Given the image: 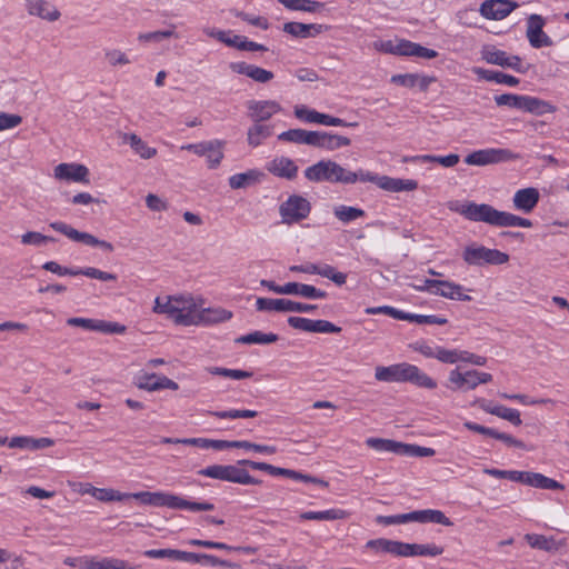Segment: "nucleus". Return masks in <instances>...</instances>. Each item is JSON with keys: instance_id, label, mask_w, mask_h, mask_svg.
<instances>
[{"instance_id": "48", "label": "nucleus", "mask_w": 569, "mask_h": 569, "mask_svg": "<svg viewBox=\"0 0 569 569\" xmlns=\"http://www.w3.org/2000/svg\"><path fill=\"white\" fill-rule=\"evenodd\" d=\"M226 142L222 140H211V150L206 153L208 166L210 169L217 168L223 159V147Z\"/></svg>"}, {"instance_id": "31", "label": "nucleus", "mask_w": 569, "mask_h": 569, "mask_svg": "<svg viewBox=\"0 0 569 569\" xmlns=\"http://www.w3.org/2000/svg\"><path fill=\"white\" fill-rule=\"evenodd\" d=\"M366 548L376 552H386L393 556L402 557L403 542L389 540L386 538H378L369 540L366 543Z\"/></svg>"}, {"instance_id": "10", "label": "nucleus", "mask_w": 569, "mask_h": 569, "mask_svg": "<svg viewBox=\"0 0 569 569\" xmlns=\"http://www.w3.org/2000/svg\"><path fill=\"white\" fill-rule=\"evenodd\" d=\"M258 311L277 312H312L317 309L316 305L297 302L289 299L258 298L256 300Z\"/></svg>"}, {"instance_id": "26", "label": "nucleus", "mask_w": 569, "mask_h": 569, "mask_svg": "<svg viewBox=\"0 0 569 569\" xmlns=\"http://www.w3.org/2000/svg\"><path fill=\"white\" fill-rule=\"evenodd\" d=\"M351 140L348 137L333 134L326 131H318L316 137V148L333 151L342 147L350 146Z\"/></svg>"}, {"instance_id": "44", "label": "nucleus", "mask_w": 569, "mask_h": 569, "mask_svg": "<svg viewBox=\"0 0 569 569\" xmlns=\"http://www.w3.org/2000/svg\"><path fill=\"white\" fill-rule=\"evenodd\" d=\"M88 569H133V567L117 558H89Z\"/></svg>"}, {"instance_id": "45", "label": "nucleus", "mask_w": 569, "mask_h": 569, "mask_svg": "<svg viewBox=\"0 0 569 569\" xmlns=\"http://www.w3.org/2000/svg\"><path fill=\"white\" fill-rule=\"evenodd\" d=\"M272 134V128L268 124L256 122L248 130V143L252 147H258L263 139Z\"/></svg>"}, {"instance_id": "18", "label": "nucleus", "mask_w": 569, "mask_h": 569, "mask_svg": "<svg viewBox=\"0 0 569 569\" xmlns=\"http://www.w3.org/2000/svg\"><path fill=\"white\" fill-rule=\"evenodd\" d=\"M89 170L79 163H60L54 168V178L74 182H89Z\"/></svg>"}, {"instance_id": "35", "label": "nucleus", "mask_w": 569, "mask_h": 569, "mask_svg": "<svg viewBox=\"0 0 569 569\" xmlns=\"http://www.w3.org/2000/svg\"><path fill=\"white\" fill-rule=\"evenodd\" d=\"M525 485L548 490H563L565 486L555 479L548 478L542 473L528 471Z\"/></svg>"}, {"instance_id": "30", "label": "nucleus", "mask_w": 569, "mask_h": 569, "mask_svg": "<svg viewBox=\"0 0 569 569\" xmlns=\"http://www.w3.org/2000/svg\"><path fill=\"white\" fill-rule=\"evenodd\" d=\"M317 132L318 131H308L305 129H290L280 133L278 139L287 142L315 147Z\"/></svg>"}, {"instance_id": "14", "label": "nucleus", "mask_w": 569, "mask_h": 569, "mask_svg": "<svg viewBox=\"0 0 569 569\" xmlns=\"http://www.w3.org/2000/svg\"><path fill=\"white\" fill-rule=\"evenodd\" d=\"M518 7L519 3L513 0H485L479 12L487 20H502Z\"/></svg>"}, {"instance_id": "40", "label": "nucleus", "mask_w": 569, "mask_h": 569, "mask_svg": "<svg viewBox=\"0 0 569 569\" xmlns=\"http://www.w3.org/2000/svg\"><path fill=\"white\" fill-rule=\"evenodd\" d=\"M278 340H279V336L276 333H272V332L263 333L261 331H253L248 335H243V336L236 338L234 342L241 343V345H252V343L270 345Z\"/></svg>"}, {"instance_id": "53", "label": "nucleus", "mask_w": 569, "mask_h": 569, "mask_svg": "<svg viewBox=\"0 0 569 569\" xmlns=\"http://www.w3.org/2000/svg\"><path fill=\"white\" fill-rule=\"evenodd\" d=\"M525 96L515 93H503L495 97V102L499 107H509L521 110Z\"/></svg>"}, {"instance_id": "36", "label": "nucleus", "mask_w": 569, "mask_h": 569, "mask_svg": "<svg viewBox=\"0 0 569 569\" xmlns=\"http://www.w3.org/2000/svg\"><path fill=\"white\" fill-rule=\"evenodd\" d=\"M240 465H226V481L239 485H260L261 480L253 478Z\"/></svg>"}, {"instance_id": "41", "label": "nucleus", "mask_w": 569, "mask_h": 569, "mask_svg": "<svg viewBox=\"0 0 569 569\" xmlns=\"http://www.w3.org/2000/svg\"><path fill=\"white\" fill-rule=\"evenodd\" d=\"M262 173L257 170H249L247 172L236 173L229 178V186L231 189H241L249 187L260 180Z\"/></svg>"}, {"instance_id": "19", "label": "nucleus", "mask_w": 569, "mask_h": 569, "mask_svg": "<svg viewBox=\"0 0 569 569\" xmlns=\"http://www.w3.org/2000/svg\"><path fill=\"white\" fill-rule=\"evenodd\" d=\"M229 68L232 72L238 74H244L259 83H267L273 79V73L256 64H249L247 62H231Z\"/></svg>"}, {"instance_id": "15", "label": "nucleus", "mask_w": 569, "mask_h": 569, "mask_svg": "<svg viewBox=\"0 0 569 569\" xmlns=\"http://www.w3.org/2000/svg\"><path fill=\"white\" fill-rule=\"evenodd\" d=\"M367 182H372L380 189L390 192L413 191L418 188V182L416 180L378 176L370 171L367 177Z\"/></svg>"}, {"instance_id": "6", "label": "nucleus", "mask_w": 569, "mask_h": 569, "mask_svg": "<svg viewBox=\"0 0 569 569\" xmlns=\"http://www.w3.org/2000/svg\"><path fill=\"white\" fill-rule=\"evenodd\" d=\"M310 212V201L299 194L289 196L288 199L279 206L281 222L288 226L302 221L309 217Z\"/></svg>"}, {"instance_id": "38", "label": "nucleus", "mask_w": 569, "mask_h": 569, "mask_svg": "<svg viewBox=\"0 0 569 569\" xmlns=\"http://www.w3.org/2000/svg\"><path fill=\"white\" fill-rule=\"evenodd\" d=\"M417 522L421 523H439L446 527H451L453 522L440 510L425 509L416 510Z\"/></svg>"}, {"instance_id": "58", "label": "nucleus", "mask_w": 569, "mask_h": 569, "mask_svg": "<svg viewBox=\"0 0 569 569\" xmlns=\"http://www.w3.org/2000/svg\"><path fill=\"white\" fill-rule=\"evenodd\" d=\"M282 30L295 38H310L308 24L301 22H286Z\"/></svg>"}, {"instance_id": "24", "label": "nucleus", "mask_w": 569, "mask_h": 569, "mask_svg": "<svg viewBox=\"0 0 569 569\" xmlns=\"http://www.w3.org/2000/svg\"><path fill=\"white\" fill-rule=\"evenodd\" d=\"M476 376L477 370L461 372L459 369H453L450 371L449 381L453 385L455 390L469 391L479 386Z\"/></svg>"}, {"instance_id": "63", "label": "nucleus", "mask_w": 569, "mask_h": 569, "mask_svg": "<svg viewBox=\"0 0 569 569\" xmlns=\"http://www.w3.org/2000/svg\"><path fill=\"white\" fill-rule=\"evenodd\" d=\"M295 116L310 123H320L321 113L316 110H309L305 106H297L295 108Z\"/></svg>"}, {"instance_id": "4", "label": "nucleus", "mask_w": 569, "mask_h": 569, "mask_svg": "<svg viewBox=\"0 0 569 569\" xmlns=\"http://www.w3.org/2000/svg\"><path fill=\"white\" fill-rule=\"evenodd\" d=\"M128 499H136L142 505L153 507H168L176 510H190L193 512L199 511H211L214 509V505L211 502H196L189 501L180 496L167 493L162 491H140V492H127Z\"/></svg>"}, {"instance_id": "54", "label": "nucleus", "mask_w": 569, "mask_h": 569, "mask_svg": "<svg viewBox=\"0 0 569 569\" xmlns=\"http://www.w3.org/2000/svg\"><path fill=\"white\" fill-rule=\"evenodd\" d=\"M56 239L50 236H44L37 231H28L21 236V242L23 244L41 247L48 242H53Z\"/></svg>"}, {"instance_id": "29", "label": "nucleus", "mask_w": 569, "mask_h": 569, "mask_svg": "<svg viewBox=\"0 0 569 569\" xmlns=\"http://www.w3.org/2000/svg\"><path fill=\"white\" fill-rule=\"evenodd\" d=\"M443 553V548L435 543L419 545L403 542L402 557H437Z\"/></svg>"}, {"instance_id": "7", "label": "nucleus", "mask_w": 569, "mask_h": 569, "mask_svg": "<svg viewBox=\"0 0 569 569\" xmlns=\"http://www.w3.org/2000/svg\"><path fill=\"white\" fill-rule=\"evenodd\" d=\"M520 159L518 153L503 148L481 149L469 153L465 162L469 166H487Z\"/></svg>"}, {"instance_id": "47", "label": "nucleus", "mask_w": 569, "mask_h": 569, "mask_svg": "<svg viewBox=\"0 0 569 569\" xmlns=\"http://www.w3.org/2000/svg\"><path fill=\"white\" fill-rule=\"evenodd\" d=\"M174 38L178 39L179 34L176 32V26L170 24L168 29L166 30H158L147 33H140L138 36V40L141 42H160L163 39Z\"/></svg>"}, {"instance_id": "43", "label": "nucleus", "mask_w": 569, "mask_h": 569, "mask_svg": "<svg viewBox=\"0 0 569 569\" xmlns=\"http://www.w3.org/2000/svg\"><path fill=\"white\" fill-rule=\"evenodd\" d=\"M289 10L319 12L325 8V3L313 0H278Z\"/></svg>"}, {"instance_id": "61", "label": "nucleus", "mask_w": 569, "mask_h": 569, "mask_svg": "<svg viewBox=\"0 0 569 569\" xmlns=\"http://www.w3.org/2000/svg\"><path fill=\"white\" fill-rule=\"evenodd\" d=\"M416 42H411L409 40H400L395 48L387 49L389 53L406 56V57H415L416 54Z\"/></svg>"}, {"instance_id": "27", "label": "nucleus", "mask_w": 569, "mask_h": 569, "mask_svg": "<svg viewBox=\"0 0 569 569\" xmlns=\"http://www.w3.org/2000/svg\"><path fill=\"white\" fill-rule=\"evenodd\" d=\"M121 138L122 142L128 143L133 152L142 159H151L157 154V149L148 146V143L136 133H123Z\"/></svg>"}, {"instance_id": "56", "label": "nucleus", "mask_w": 569, "mask_h": 569, "mask_svg": "<svg viewBox=\"0 0 569 569\" xmlns=\"http://www.w3.org/2000/svg\"><path fill=\"white\" fill-rule=\"evenodd\" d=\"M435 450L418 445L402 443V455L405 457H432Z\"/></svg>"}, {"instance_id": "21", "label": "nucleus", "mask_w": 569, "mask_h": 569, "mask_svg": "<svg viewBox=\"0 0 569 569\" xmlns=\"http://www.w3.org/2000/svg\"><path fill=\"white\" fill-rule=\"evenodd\" d=\"M526 541L531 548L555 553L566 546V540H557L553 536L547 537L537 533H527Z\"/></svg>"}, {"instance_id": "16", "label": "nucleus", "mask_w": 569, "mask_h": 569, "mask_svg": "<svg viewBox=\"0 0 569 569\" xmlns=\"http://www.w3.org/2000/svg\"><path fill=\"white\" fill-rule=\"evenodd\" d=\"M288 325L297 330L319 333H339L341 328L328 320H311L302 317H289Z\"/></svg>"}, {"instance_id": "17", "label": "nucleus", "mask_w": 569, "mask_h": 569, "mask_svg": "<svg viewBox=\"0 0 569 569\" xmlns=\"http://www.w3.org/2000/svg\"><path fill=\"white\" fill-rule=\"evenodd\" d=\"M247 108L249 118L254 122L266 121L281 110L280 104L273 100H250Z\"/></svg>"}, {"instance_id": "33", "label": "nucleus", "mask_w": 569, "mask_h": 569, "mask_svg": "<svg viewBox=\"0 0 569 569\" xmlns=\"http://www.w3.org/2000/svg\"><path fill=\"white\" fill-rule=\"evenodd\" d=\"M232 318V312L222 308H201L198 326L199 325H216L224 322Z\"/></svg>"}, {"instance_id": "50", "label": "nucleus", "mask_w": 569, "mask_h": 569, "mask_svg": "<svg viewBox=\"0 0 569 569\" xmlns=\"http://www.w3.org/2000/svg\"><path fill=\"white\" fill-rule=\"evenodd\" d=\"M92 497L102 502L123 501L128 499L127 492H120L111 488H98L92 491Z\"/></svg>"}, {"instance_id": "20", "label": "nucleus", "mask_w": 569, "mask_h": 569, "mask_svg": "<svg viewBox=\"0 0 569 569\" xmlns=\"http://www.w3.org/2000/svg\"><path fill=\"white\" fill-rule=\"evenodd\" d=\"M266 169L274 177L292 180L298 174V166L288 157L281 156L267 163Z\"/></svg>"}, {"instance_id": "59", "label": "nucleus", "mask_w": 569, "mask_h": 569, "mask_svg": "<svg viewBox=\"0 0 569 569\" xmlns=\"http://www.w3.org/2000/svg\"><path fill=\"white\" fill-rule=\"evenodd\" d=\"M407 320L409 322H416L419 325H446L448 320L446 318H441L435 315H417V313H408Z\"/></svg>"}, {"instance_id": "34", "label": "nucleus", "mask_w": 569, "mask_h": 569, "mask_svg": "<svg viewBox=\"0 0 569 569\" xmlns=\"http://www.w3.org/2000/svg\"><path fill=\"white\" fill-rule=\"evenodd\" d=\"M521 110L535 116H542L545 113L556 112L557 107L546 100L531 96H525Z\"/></svg>"}, {"instance_id": "12", "label": "nucleus", "mask_w": 569, "mask_h": 569, "mask_svg": "<svg viewBox=\"0 0 569 569\" xmlns=\"http://www.w3.org/2000/svg\"><path fill=\"white\" fill-rule=\"evenodd\" d=\"M545 26L546 19L540 14L532 13L527 18L526 37L535 49L553 44L552 39L543 31Z\"/></svg>"}, {"instance_id": "23", "label": "nucleus", "mask_w": 569, "mask_h": 569, "mask_svg": "<svg viewBox=\"0 0 569 569\" xmlns=\"http://www.w3.org/2000/svg\"><path fill=\"white\" fill-rule=\"evenodd\" d=\"M540 194L536 188L529 187L518 190L513 196V207L525 213L531 212L539 201Z\"/></svg>"}, {"instance_id": "51", "label": "nucleus", "mask_w": 569, "mask_h": 569, "mask_svg": "<svg viewBox=\"0 0 569 569\" xmlns=\"http://www.w3.org/2000/svg\"><path fill=\"white\" fill-rule=\"evenodd\" d=\"M209 416L219 418V419H238V418H254L258 416V412L249 409H230L223 411H209Z\"/></svg>"}, {"instance_id": "9", "label": "nucleus", "mask_w": 569, "mask_h": 569, "mask_svg": "<svg viewBox=\"0 0 569 569\" xmlns=\"http://www.w3.org/2000/svg\"><path fill=\"white\" fill-rule=\"evenodd\" d=\"M49 227L51 229H53L54 231H58V232L64 234L69 239L77 241V242H81L86 246L99 247L107 252H112L114 249L111 242H108L106 240H100L91 233L78 231L77 229L72 228L71 226L67 224L66 222L54 221V222H51L49 224Z\"/></svg>"}, {"instance_id": "42", "label": "nucleus", "mask_w": 569, "mask_h": 569, "mask_svg": "<svg viewBox=\"0 0 569 569\" xmlns=\"http://www.w3.org/2000/svg\"><path fill=\"white\" fill-rule=\"evenodd\" d=\"M347 511L342 509H329L323 511H305L300 513L302 520H339L347 518Z\"/></svg>"}, {"instance_id": "57", "label": "nucleus", "mask_w": 569, "mask_h": 569, "mask_svg": "<svg viewBox=\"0 0 569 569\" xmlns=\"http://www.w3.org/2000/svg\"><path fill=\"white\" fill-rule=\"evenodd\" d=\"M232 12L237 18H240L241 20L248 22L251 26L258 27L262 30H267L269 28V21L264 17L252 16L250 13L239 10H233Z\"/></svg>"}, {"instance_id": "49", "label": "nucleus", "mask_w": 569, "mask_h": 569, "mask_svg": "<svg viewBox=\"0 0 569 569\" xmlns=\"http://www.w3.org/2000/svg\"><path fill=\"white\" fill-rule=\"evenodd\" d=\"M207 371L214 376H222L234 380L248 379L252 377L251 371L240 369H228L222 367H209Z\"/></svg>"}, {"instance_id": "5", "label": "nucleus", "mask_w": 569, "mask_h": 569, "mask_svg": "<svg viewBox=\"0 0 569 569\" xmlns=\"http://www.w3.org/2000/svg\"><path fill=\"white\" fill-rule=\"evenodd\" d=\"M462 258L470 266H499L509 261V254L500 250L475 244L465 248Z\"/></svg>"}, {"instance_id": "22", "label": "nucleus", "mask_w": 569, "mask_h": 569, "mask_svg": "<svg viewBox=\"0 0 569 569\" xmlns=\"http://www.w3.org/2000/svg\"><path fill=\"white\" fill-rule=\"evenodd\" d=\"M26 8L29 14L48 21H56L61 16L60 11L47 0H26Z\"/></svg>"}, {"instance_id": "60", "label": "nucleus", "mask_w": 569, "mask_h": 569, "mask_svg": "<svg viewBox=\"0 0 569 569\" xmlns=\"http://www.w3.org/2000/svg\"><path fill=\"white\" fill-rule=\"evenodd\" d=\"M436 359L443 363H456L460 361L461 350H448L442 347L436 348Z\"/></svg>"}, {"instance_id": "62", "label": "nucleus", "mask_w": 569, "mask_h": 569, "mask_svg": "<svg viewBox=\"0 0 569 569\" xmlns=\"http://www.w3.org/2000/svg\"><path fill=\"white\" fill-rule=\"evenodd\" d=\"M198 475L226 481V465H211L198 471Z\"/></svg>"}, {"instance_id": "37", "label": "nucleus", "mask_w": 569, "mask_h": 569, "mask_svg": "<svg viewBox=\"0 0 569 569\" xmlns=\"http://www.w3.org/2000/svg\"><path fill=\"white\" fill-rule=\"evenodd\" d=\"M331 160H321L305 170V177L311 182L330 181Z\"/></svg>"}, {"instance_id": "3", "label": "nucleus", "mask_w": 569, "mask_h": 569, "mask_svg": "<svg viewBox=\"0 0 569 569\" xmlns=\"http://www.w3.org/2000/svg\"><path fill=\"white\" fill-rule=\"evenodd\" d=\"M375 378L383 382H411L417 387L435 389L437 382L422 372L417 366L408 362L391 365L388 367L378 366L375 370Z\"/></svg>"}, {"instance_id": "13", "label": "nucleus", "mask_w": 569, "mask_h": 569, "mask_svg": "<svg viewBox=\"0 0 569 569\" xmlns=\"http://www.w3.org/2000/svg\"><path fill=\"white\" fill-rule=\"evenodd\" d=\"M289 270L291 272L318 274L331 280L337 286H343L347 282V274L345 272L338 271L335 267L327 263L316 264L307 262L305 264H293Z\"/></svg>"}, {"instance_id": "55", "label": "nucleus", "mask_w": 569, "mask_h": 569, "mask_svg": "<svg viewBox=\"0 0 569 569\" xmlns=\"http://www.w3.org/2000/svg\"><path fill=\"white\" fill-rule=\"evenodd\" d=\"M369 171H365L362 169H359L357 171H350L342 167V173L341 178L339 180V183L343 184H353L356 182H367Z\"/></svg>"}, {"instance_id": "25", "label": "nucleus", "mask_w": 569, "mask_h": 569, "mask_svg": "<svg viewBox=\"0 0 569 569\" xmlns=\"http://www.w3.org/2000/svg\"><path fill=\"white\" fill-rule=\"evenodd\" d=\"M283 295L300 296L306 299H325L328 296L326 291L315 286L300 282L284 283Z\"/></svg>"}, {"instance_id": "52", "label": "nucleus", "mask_w": 569, "mask_h": 569, "mask_svg": "<svg viewBox=\"0 0 569 569\" xmlns=\"http://www.w3.org/2000/svg\"><path fill=\"white\" fill-rule=\"evenodd\" d=\"M104 59L110 67H121L131 63L128 54L120 49H106Z\"/></svg>"}, {"instance_id": "32", "label": "nucleus", "mask_w": 569, "mask_h": 569, "mask_svg": "<svg viewBox=\"0 0 569 569\" xmlns=\"http://www.w3.org/2000/svg\"><path fill=\"white\" fill-rule=\"evenodd\" d=\"M473 73H476L479 78L491 81L500 84H507L509 87H516L519 84L520 80L511 74H507L500 71L487 70L482 68H473Z\"/></svg>"}, {"instance_id": "11", "label": "nucleus", "mask_w": 569, "mask_h": 569, "mask_svg": "<svg viewBox=\"0 0 569 569\" xmlns=\"http://www.w3.org/2000/svg\"><path fill=\"white\" fill-rule=\"evenodd\" d=\"M42 268L47 271H50L52 273H56L58 276H86L91 279H98L101 281H114L117 279V276L114 273H110L107 271H102L100 269H97L94 267H86V268H67L60 266L56 261H48L46 262Z\"/></svg>"}, {"instance_id": "1", "label": "nucleus", "mask_w": 569, "mask_h": 569, "mask_svg": "<svg viewBox=\"0 0 569 569\" xmlns=\"http://www.w3.org/2000/svg\"><path fill=\"white\" fill-rule=\"evenodd\" d=\"M450 209L453 210V208ZM455 211L470 221L485 222L493 227H532L531 220L510 212L499 211L487 203L466 202L456 208Z\"/></svg>"}, {"instance_id": "46", "label": "nucleus", "mask_w": 569, "mask_h": 569, "mask_svg": "<svg viewBox=\"0 0 569 569\" xmlns=\"http://www.w3.org/2000/svg\"><path fill=\"white\" fill-rule=\"evenodd\" d=\"M333 214L339 221L349 223L365 217L366 212L360 208L341 204L335 208Z\"/></svg>"}, {"instance_id": "8", "label": "nucleus", "mask_w": 569, "mask_h": 569, "mask_svg": "<svg viewBox=\"0 0 569 569\" xmlns=\"http://www.w3.org/2000/svg\"><path fill=\"white\" fill-rule=\"evenodd\" d=\"M481 58L491 64L502 68H510L519 73H526L528 66L522 63L519 56H509L506 51L497 49L495 46H485L481 50Z\"/></svg>"}, {"instance_id": "64", "label": "nucleus", "mask_w": 569, "mask_h": 569, "mask_svg": "<svg viewBox=\"0 0 569 569\" xmlns=\"http://www.w3.org/2000/svg\"><path fill=\"white\" fill-rule=\"evenodd\" d=\"M496 416L501 419L508 420L515 426H520L522 423L520 412L517 409L499 406Z\"/></svg>"}, {"instance_id": "2", "label": "nucleus", "mask_w": 569, "mask_h": 569, "mask_svg": "<svg viewBox=\"0 0 569 569\" xmlns=\"http://www.w3.org/2000/svg\"><path fill=\"white\" fill-rule=\"evenodd\" d=\"M200 306L191 296H168L156 298L153 312L166 315L178 326H198Z\"/></svg>"}, {"instance_id": "28", "label": "nucleus", "mask_w": 569, "mask_h": 569, "mask_svg": "<svg viewBox=\"0 0 569 569\" xmlns=\"http://www.w3.org/2000/svg\"><path fill=\"white\" fill-rule=\"evenodd\" d=\"M462 290V286L458 283L446 280H439L438 287L436 291H433V295L441 296L443 298L451 300L470 301L471 297L465 295Z\"/></svg>"}, {"instance_id": "39", "label": "nucleus", "mask_w": 569, "mask_h": 569, "mask_svg": "<svg viewBox=\"0 0 569 569\" xmlns=\"http://www.w3.org/2000/svg\"><path fill=\"white\" fill-rule=\"evenodd\" d=\"M402 443L399 441L382 439V438H368L366 445L377 451L393 452L396 455H402Z\"/></svg>"}]
</instances>
